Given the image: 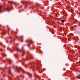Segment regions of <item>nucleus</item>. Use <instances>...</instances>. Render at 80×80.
<instances>
[{
  "label": "nucleus",
  "instance_id": "f257e3e1",
  "mask_svg": "<svg viewBox=\"0 0 80 80\" xmlns=\"http://www.w3.org/2000/svg\"><path fill=\"white\" fill-rule=\"evenodd\" d=\"M2 8H3L4 10H7L8 12H10V11H11V9H10V8H4V7H2Z\"/></svg>",
  "mask_w": 80,
  "mask_h": 80
},
{
  "label": "nucleus",
  "instance_id": "f03ea898",
  "mask_svg": "<svg viewBox=\"0 0 80 80\" xmlns=\"http://www.w3.org/2000/svg\"><path fill=\"white\" fill-rule=\"evenodd\" d=\"M18 51H19V52H23V51H24L25 49H24L23 48V47H22V50H20L18 48Z\"/></svg>",
  "mask_w": 80,
  "mask_h": 80
},
{
  "label": "nucleus",
  "instance_id": "7ed1b4c3",
  "mask_svg": "<svg viewBox=\"0 0 80 80\" xmlns=\"http://www.w3.org/2000/svg\"><path fill=\"white\" fill-rule=\"evenodd\" d=\"M19 68V69H20V70H21L22 71L23 73H24L25 72V70H24L23 69H22V68L20 67V68Z\"/></svg>",
  "mask_w": 80,
  "mask_h": 80
},
{
  "label": "nucleus",
  "instance_id": "20e7f679",
  "mask_svg": "<svg viewBox=\"0 0 80 80\" xmlns=\"http://www.w3.org/2000/svg\"><path fill=\"white\" fill-rule=\"evenodd\" d=\"M9 73H11V68L10 67H9Z\"/></svg>",
  "mask_w": 80,
  "mask_h": 80
},
{
  "label": "nucleus",
  "instance_id": "39448f33",
  "mask_svg": "<svg viewBox=\"0 0 80 80\" xmlns=\"http://www.w3.org/2000/svg\"><path fill=\"white\" fill-rule=\"evenodd\" d=\"M2 7L1 6H0V13H2V12H3V11H2L1 10Z\"/></svg>",
  "mask_w": 80,
  "mask_h": 80
},
{
  "label": "nucleus",
  "instance_id": "423d86ee",
  "mask_svg": "<svg viewBox=\"0 0 80 80\" xmlns=\"http://www.w3.org/2000/svg\"><path fill=\"white\" fill-rule=\"evenodd\" d=\"M28 75H29L30 76V77H32V74H31L29 72H28Z\"/></svg>",
  "mask_w": 80,
  "mask_h": 80
},
{
  "label": "nucleus",
  "instance_id": "0eeeda50",
  "mask_svg": "<svg viewBox=\"0 0 80 80\" xmlns=\"http://www.w3.org/2000/svg\"><path fill=\"white\" fill-rule=\"evenodd\" d=\"M17 69H16V72H19V71H18V69H17L18 68H17Z\"/></svg>",
  "mask_w": 80,
  "mask_h": 80
},
{
  "label": "nucleus",
  "instance_id": "6e6552de",
  "mask_svg": "<svg viewBox=\"0 0 80 80\" xmlns=\"http://www.w3.org/2000/svg\"><path fill=\"white\" fill-rule=\"evenodd\" d=\"M31 43L30 42L28 43V47H29Z\"/></svg>",
  "mask_w": 80,
  "mask_h": 80
},
{
  "label": "nucleus",
  "instance_id": "1a4fd4ad",
  "mask_svg": "<svg viewBox=\"0 0 80 80\" xmlns=\"http://www.w3.org/2000/svg\"><path fill=\"white\" fill-rule=\"evenodd\" d=\"M30 42L31 43H33V41H32V40H31L30 41Z\"/></svg>",
  "mask_w": 80,
  "mask_h": 80
},
{
  "label": "nucleus",
  "instance_id": "9d476101",
  "mask_svg": "<svg viewBox=\"0 0 80 80\" xmlns=\"http://www.w3.org/2000/svg\"><path fill=\"white\" fill-rule=\"evenodd\" d=\"M13 3L14 4V5H17V3L16 2H13Z\"/></svg>",
  "mask_w": 80,
  "mask_h": 80
},
{
  "label": "nucleus",
  "instance_id": "9b49d317",
  "mask_svg": "<svg viewBox=\"0 0 80 80\" xmlns=\"http://www.w3.org/2000/svg\"><path fill=\"white\" fill-rule=\"evenodd\" d=\"M61 22H62V23H63V22H64V20H62L61 21Z\"/></svg>",
  "mask_w": 80,
  "mask_h": 80
},
{
  "label": "nucleus",
  "instance_id": "f8f14e48",
  "mask_svg": "<svg viewBox=\"0 0 80 80\" xmlns=\"http://www.w3.org/2000/svg\"><path fill=\"white\" fill-rule=\"evenodd\" d=\"M72 23L75 24V22H72Z\"/></svg>",
  "mask_w": 80,
  "mask_h": 80
},
{
  "label": "nucleus",
  "instance_id": "ddd939ff",
  "mask_svg": "<svg viewBox=\"0 0 80 80\" xmlns=\"http://www.w3.org/2000/svg\"><path fill=\"white\" fill-rule=\"evenodd\" d=\"M3 56H4V57H5V56H6V55H5V54H3Z\"/></svg>",
  "mask_w": 80,
  "mask_h": 80
},
{
  "label": "nucleus",
  "instance_id": "4468645a",
  "mask_svg": "<svg viewBox=\"0 0 80 80\" xmlns=\"http://www.w3.org/2000/svg\"><path fill=\"white\" fill-rule=\"evenodd\" d=\"M2 35H5V33L3 32L2 33Z\"/></svg>",
  "mask_w": 80,
  "mask_h": 80
},
{
  "label": "nucleus",
  "instance_id": "2eb2a0df",
  "mask_svg": "<svg viewBox=\"0 0 80 80\" xmlns=\"http://www.w3.org/2000/svg\"><path fill=\"white\" fill-rule=\"evenodd\" d=\"M25 42H28V40H26L25 41Z\"/></svg>",
  "mask_w": 80,
  "mask_h": 80
},
{
  "label": "nucleus",
  "instance_id": "dca6fc26",
  "mask_svg": "<svg viewBox=\"0 0 80 80\" xmlns=\"http://www.w3.org/2000/svg\"><path fill=\"white\" fill-rule=\"evenodd\" d=\"M23 36H21V38H23Z\"/></svg>",
  "mask_w": 80,
  "mask_h": 80
},
{
  "label": "nucleus",
  "instance_id": "f3484780",
  "mask_svg": "<svg viewBox=\"0 0 80 80\" xmlns=\"http://www.w3.org/2000/svg\"><path fill=\"white\" fill-rule=\"evenodd\" d=\"M21 77H22V78H24V77H23V76L22 75H21Z\"/></svg>",
  "mask_w": 80,
  "mask_h": 80
},
{
  "label": "nucleus",
  "instance_id": "a211bd4d",
  "mask_svg": "<svg viewBox=\"0 0 80 80\" xmlns=\"http://www.w3.org/2000/svg\"><path fill=\"white\" fill-rule=\"evenodd\" d=\"M78 79H80V78L79 77H78Z\"/></svg>",
  "mask_w": 80,
  "mask_h": 80
},
{
  "label": "nucleus",
  "instance_id": "6ab92c4d",
  "mask_svg": "<svg viewBox=\"0 0 80 80\" xmlns=\"http://www.w3.org/2000/svg\"><path fill=\"white\" fill-rule=\"evenodd\" d=\"M21 3H23V1H21Z\"/></svg>",
  "mask_w": 80,
  "mask_h": 80
},
{
  "label": "nucleus",
  "instance_id": "aec40b11",
  "mask_svg": "<svg viewBox=\"0 0 80 80\" xmlns=\"http://www.w3.org/2000/svg\"><path fill=\"white\" fill-rule=\"evenodd\" d=\"M15 33H17V32H15Z\"/></svg>",
  "mask_w": 80,
  "mask_h": 80
},
{
  "label": "nucleus",
  "instance_id": "412c9836",
  "mask_svg": "<svg viewBox=\"0 0 80 80\" xmlns=\"http://www.w3.org/2000/svg\"><path fill=\"white\" fill-rule=\"evenodd\" d=\"M10 50H11V49H9Z\"/></svg>",
  "mask_w": 80,
  "mask_h": 80
},
{
  "label": "nucleus",
  "instance_id": "4be33fe9",
  "mask_svg": "<svg viewBox=\"0 0 80 80\" xmlns=\"http://www.w3.org/2000/svg\"><path fill=\"white\" fill-rule=\"evenodd\" d=\"M4 27V26H3V27Z\"/></svg>",
  "mask_w": 80,
  "mask_h": 80
},
{
  "label": "nucleus",
  "instance_id": "5701e85b",
  "mask_svg": "<svg viewBox=\"0 0 80 80\" xmlns=\"http://www.w3.org/2000/svg\"><path fill=\"white\" fill-rule=\"evenodd\" d=\"M8 2H10V1H8Z\"/></svg>",
  "mask_w": 80,
  "mask_h": 80
},
{
  "label": "nucleus",
  "instance_id": "b1692460",
  "mask_svg": "<svg viewBox=\"0 0 80 80\" xmlns=\"http://www.w3.org/2000/svg\"><path fill=\"white\" fill-rule=\"evenodd\" d=\"M5 46H4V48H5Z\"/></svg>",
  "mask_w": 80,
  "mask_h": 80
}]
</instances>
